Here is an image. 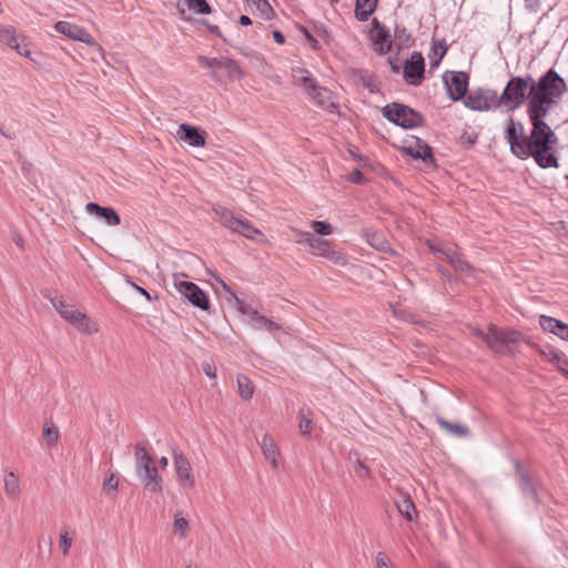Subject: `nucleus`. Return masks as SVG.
<instances>
[{
	"instance_id": "obj_22",
	"label": "nucleus",
	"mask_w": 568,
	"mask_h": 568,
	"mask_svg": "<svg viewBox=\"0 0 568 568\" xmlns=\"http://www.w3.org/2000/svg\"><path fill=\"white\" fill-rule=\"evenodd\" d=\"M539 324L544 331L554 333L561 339L568 341V324L546 315L539 316Z\"/></svg>"
},
{
	"instance_id": "obj_64",
	"label": "nucleus",
	"mask_w": 568,
	"mask_h": 568,
	"mask_svg": "<svg viewBox=\"0 0 568 568\" xmlns=\"http://www.w3.org/2000/svg\"><path fill=\"white\" fill-rule=\"evenodd\" d=\"M436 568H448V567H446V566H445V565H443V564H439V565H437V566H436Z\"/></svg>"
},
{
	"instance_id": "obj_7",
	"label": "nucleus",
	"mask_w": 568,
	"mask_h": 568,
	"mask_svg": "<svg viewBox=\"0 0 568 568\" xmlns=\"http://www.w3.org/2000/svg\"><path fill=\"white\" fill-rule=\"evenodd\" d=\"M464 104L474 111H488L500 106L497 92L490 89H478L464 98Z\"/></svg>"
},
{
	"instance_id": "obj_12",
	"label": "nucleus",
	"mask_w": 568,
	"mask_h": 568,
	"mask_svg": "<svg viewBox=\"0 0 568 568\" xmlns=\"http://www.w3.org/2000/svg\"><path fill=\"white\" fill-rule=\"evenodd\" d=\"M425 60L420 52L414 51L409 59L405 61L403 75L412 85H419L425 75Z\"/></svg>"
},
{
	"instance_id": "obj_63",
	"label": "nucleus",
	"mask_w": 568,
	"mask_h": 568,
	"mask_svg": "<svg viewBox=\"0 0 568 568\" xmlns=\"http://www.w3.org/2000/svg\"><path fill=\"white\" fill-rule=\"evenodd\" d=\"M539 0H526L529 6L537 4Z\"/></svg>"
},
{
	"instance_id": "obj_26",
	"label": "nucleus",
	"mask_w": 568,
	"mask_h": 568,
	"mask_svg": "<svg viewBox=\"0 0 568 568\" xmlns=\"http://www.w3.org/2000/svg\"><path fill=\"white\" fill-rule=\"evenodd\" d=\"M378 0H356L355 18L361 21H367L377 8Z\"/></svg>"
},
{
	"instance_id": "obj_10",
	"label": "nucleus",
	"mask_w": 568,
	"mask_h": 568,
	"mask_svg": "<svg viewBox=\"0 0 568 568\" xmlns=\"http://www.w3.org/2000/svg\"><path fill=\"white\" fill-rule=\"evenodd\" d=\"M216 213L220 215L221 223L233 232H237L250 240H255V235H262L261 231L254 227L247 220L235 216L226 209H220Z\"/></svg>"
},
{
	"instance_id": "obj_8",
	"label": "nucleus",
	"mask_w": 568,
	"mask_h": 568,
	"mask_svg": "<svg viewBox=\"0 0 568 568\" xmlns=\"http://www.w3.org/2000/svg\"><path fill=\"white\" fill-rule=\"evenodd\" d=\"M174 286L182 295V297H184L193 306L202 311L210 310V301L207 295L195 283L181 281L175 276Z\"/></svg>"
},
{
	"instance_id": "obj_60",
	"label": "nucleus",
	"mask_w": 568,
	"mask_h": 568,
	"mask_svg": "<svg viewBox=\"0 0 568 568\" xmlns=\"http://www.w3.org/2000/svg\"><path fill=\"white\" fill-rule=\"evenodd\" d=\"M364 85L371 91V92H376L377 91V88L375 84L371 83V82H365Z\"/></svg>"
},
{
	"instance_id": "obj_47",
	"label": "nucleus",
	"mask_w": 568,
	"mask_h": 568,
	"mask_svg": "<svg viewBox=\"0 0 568 568\" xmlns=\"http://www.w3.org/2000/svg\"><path fill=\"white\" fill-rule=\"evenodd\" d=\"M376 566L377 568H393L389 558L383 551H379L376 555Z\"/></svg>"
},
{
	"instance_id": "obj_45",
	"label": "nucleus",
	"mask_w": 568,
	"mask_h": 568,
	"mask_svg": "<svg viewBox=\"0 0 568 568\" xmlns=\"http://www.w3.org/2000/svg\"><path fill=\"white\" fill-rule=\"evenodd\" d=\"M50 303L54 307V310L61 315V312L68 311L69 305L65 303V301L62 297H49Z\"/></svg>"
},
{
	"instance_id": "obj_25",
	"label": "nucleus",
	"mask_w": 568,
	"mask_h": 568,
	"mask_svg": "<svg viewBox=\"0 0 568 568\" xmlns=\"http://www.w3.org/2000/svg\"><path fill=\"white\" fill-rule=\"evenodd\" d=\"M517 475L519 477V485L523 494L527 497H530L532 499L537 498V493L535 489L534 481L529 474L524 470L521 464L519 462H516L515 464Z\"/></svg>"
},
{
	"instance_id": "obj_6",
	"label": "nucleus",
	"mask_w": 568,
	"mask_h": 568,
	"mask_svg": "<svg viewBox=\"0 0 568 568\" xmlns=\"http://www.w3.org/2000/svg\"><path fill=\"white\" fill-rule=\"evenodd\" d=\"M383 116L404 129H415L424 124V116L408 105L392 102L382 109Z\"/></svg>"
},
{
	"instance_id": "obj_51",
	"label": "nucleus",
	"mask_w": 568,
	"mask_h": 568,
	"mask_svg": "<svg viewBox=\"0 0 568 568\" xmlns=\"http://www.w3.org/2000/svg\"><path fill=\"white\" fill-rule=\"evenodd\" d=\"M355 473L359 477H365L368 475V468L361 460H357Z\"/></svg>"
},
{
	"instance_id": "obj_28",
	"label": "nucleus",
	"mask_w": 568,
	"mask_h": 568,
	"mask_svg": "<svg viewBox=\"0 0 568 568\" xmlns=\"http://www.w3.org/2000/svg\"><path fill=\"white\" fill-rule=\"evenodd\" d=\"M430 50L432 54L429 55V64L432 68H437L442 59L445 57L448 50V45L446 44V41L444 39L439 41L433 40Z\"/></svg>"
},
{
	"instance_id": "obj_34",
	"label": "nucleus",
	"mask_w": 568,
	"mask_h": 568,
	"mask_svg": "<svg viewBox=\"0 0 568 568\" xmlns=\"http://www.w3.org/2000/svg\"><path fill=\"white\" fill-rule=\"evenodd\" d=\"M43 437L48 446H53L58 443L60 434L59 428L52 422H45L43 425Z\"/></svg>"
},
{
	"instance_id": "obj_41",
	"label": "nucleus",
	"mask_w": 568,
	"mask_h": 568,
	"mask_svg": "<svg viewBox=\"0 0 568 568\" xmlns=\"http://www.w3.org/2000/svg\"><path fill=\"white\" fill-rule=\"evenodd\" d=\"M312 229L320 235H329L333 232V227L328 222L314 221L312 222Z\"/></svg>"
},
{
	"instance_id": "obj_58",
	"label": "nucleus",
	"mask_w": 568,
	"mask_h": 568,
	"mask_svg": "<svg viewBox=\"0 0 568 568\" xmlns=\"http://www.w3.org/2000/svg\"><path fill=\"white\" fill-rule=\"evenodd\" d=\"M389 64H390V70L394 73H398L399 72L400 68H399V65L396 62L389 60Z\"/></svg>"
},
{
	"instance_id": "obj_13",
	"label": "nucleus",
	"mask_w": 568,
	"mask_h": 568,
	"mask_svg": "<svg viewBox=\"0 0 568 568\" xmlns=\"http://www.w3.org/2000/svg\"><path fill=\"white\" fill-rule=\"evenodd\" d=\"M300 84L304 87L306 93L314 99L317 104L324 108L336 109V104L331 102V91L318 85L315 79L308 75H303L300 79Z\"/></svg>"
},
{
	"instance_id": "obj_40",
	"label": "nucleus",
	"mask_w": 568,
	"mask_h": 568,
	"mask_svg": "<svg viewBox=\"0 0 568 568\" xmlns=\"http://www.w3.org/2000/svg\"><path fill=\"white\" fill-rule=\"evenodd\" d=\"M173 526L175 532H179L182 538L186 537L189 521L184 517H181L179 514H176Z\"/></svg>"
},
{
	"instance_id": "obj_37",
	"label": "nucleus",
	"mask_w": 568,
	"mask_h": 568,
	"mask_svg": "<svg viewBox=\"0 0 568 568\" xmlns=\"http://www.w3.org/2000/svg\"><path fill=\"white\" fill-rule=\"evenodd\" d=\"M367 242L371 246L378 251H385L387 247V242L381 233L377 232H367L366 233Z\"/></svg>"
},
{
	"instance_id": "obj_50",
	"label": "nucleus",
	"mask_w": 568,
	"mask_h": 568,
	"mask_svg": "<svg viewBox=\"0 0 568 568\" xmlns=\"http://www.w3.org/2000/svg\"><path fill=\"white\" fill-rule=\"evenodd\" d=\"M301 30H302L303 34L305 36L306 40L308 41V43L314 49H318L320 48L318 41L308 32V30L304 27Z\"/></svg>"
},
{
	"instance_id": "obj_48",
	"label": "nucleus",
	"mask_w": 568,
	"mask_h": 568,
	"mask_svg": "<svg viewBox=\"0 0 568 568\" xmlns=\"http://www.w3.org/2000/svg\"><path fill=\"white\" fill-rule=\"evenodd\" d=\"M118 486H119V480L115 478V476L113 474L110 477L104 479V483H103L104 489L116 490Z\"/></svg>"
},
{
	"instance_id": "obj_61",
	"label": "nucleus",
	"mask_w": 568,
	"mask_h": 568,
	"mask_svg": "<svg viewBox=\"0 0 568 568\" xmlns=\"http://www.w3.org/2000/svg\"><path fill=\"white\" fill-rule=\"evenodd\" d=\"M294 232L296 233V235H297L298 237H301L300 240H297V242H298V243H301V242H305V239H306V237H305V236H303V233H304L303 231L294 230Z\"/></svg>"
},
{
	"instance_id": "obj_35",
	"label": "nucleus",
	"mask_w": 568,
	"mask_h": 568,
	"mask_svg": "<svg viewBox=\"0 0 568 568\" xmlns=\"http://www.w3.org/2000/svg\"><path fill=\"white\" fill-rule=\"evenodd\" d=\"M185 4L196 14H209L212 11L206 0H185Z\"/></svg>"
},
{
	"instance_id": "obj_18",
	"label": "nucleus",
	"mask_w": 568,
	"mask_h": 568,
	"mask_svg": "<svg viewBox=\"0 0 568 568\" xmlns=\"http://www.w3.org/2000/svg\"><path fill=\"white\" fill-rule=\"evenodd\" d=\"M85 210L88 213L103 220L110 226H115L121 223L120 215L112 207L101 206L98 203L89 202Z\"/></svg>"
},
{
	"instance_id": "obj_19",
	"label": "nucleus",
	"mask_w": 568,
	"mask_h": 568,
	"mask_svg": "<svg viewBox=\"0 0 568 568\" xmlns=\"http://www.w3.org/2000/svg\"><path fill=\"white\" fill-rule=\"evenodd\" d=\"M403 152L416 160L424 161L426 164L434 162L432 148L419 138H415L414 145L404 146Z\"/></svg>"
},
{
	"instance_id": "obj_9",
	"label": "nucleus",
	"mask_w": 568,
	"mask_h": 568,
	"mask_svg": "<svg viewBox=\"0 0 568 568\" xmlns=\"http://www.w3.org/2000/svg\"><path fill=\"white\" fill-rule=\"evenodd\" d=\"M443 82L450 100L459 101L467 95L469 75L466 72L446 71L443 75Z\"/></svg>"
},
{
	"instance_id": "obj_24",
	"label": "nucleus",
	"mask_w": 568,
	"mask_h": 568,
	"mask_svg": "<svg viewBox=\"0 0 568 568\" xmlns=\"http://www.w3.org/2000/svg\"><path fill=\"white\" fill-rule=\"evenodd\" d=\"M261 448L265 459H267L274 469L278 468L277 458L280 450L272 436L264 434L261 442Z\"/></svg>"
},
{
	"instance_id": "obj_14",
	"label": "nucleus",
	"mask_w": 568,
	"mask_h": 568,
	"mask_svg": "<svg viewBox=\"0 0 568 568\" xmlns=\"http://www.w3.org/2000/svg\"><path fill=\"white\" fill-rule=\"evenodd\" d=\"M369 38L373 42L375 51L385 54L392 49V36L389 30L382 24L376 18L372 20Z\"/></svg>"
},
{
	"instance_id": "obj_15",
	"label": "nucleus",
	"mask_w": 568,
	"mask_h": 568,
	"mask_svg": "<svg viewBox=\"0 0 568 568\" xmlns=\"http://www.w3.org/2000/svg\"><path fill=\"white\" fill-rule=\"evenodd\" d=\"M173 464L176 471L178 479L183 486L192 488L195 485V479L192 474V468L186 456L178 450H173Z\"/></svg>"
},
{
	"instance_id": "obj_2",
	"label": "nucleus",
	"mask_w": 568,
	"mask_h": 568,
	"mask_svg": "<svg viewBox=\"0 0 568 568\" xmlns=\"http://www.w3.org/2000/svg\"><path fill=\"white\" fill-rule=\"evenodd\" d=\"M566 90L565 80L557 71L549 69L538 81L532 78V97L528 101L527 109L548 114L550 108L557 103Z\"/></svg>"
},
{
	"instance_id": "obj_5",
	"label": "nucleus",
	"mask_w": 568,
	"mask_h": 568,
	"mask_svg": "<svg viewBox=\"0 0 568 568\" xmlns=\"http://www.w3.org/2000/svg\"><path fill=\"white\" fill-rule=\"evenodd\" d=\"M136 474L144 483V487L151 493H161L163 479L154 466L153 457L142 444L135 445Z\"/></svg>"
},
{
	"instance_id": "obj_20",
	"label": "nucleus",
	"mask_w": 568,
	"mask_h": 568,
	"mask_svg": "<svg viewBox=\"0 0 568 568\" xmlns=\"http://www.w3.org/2000/svg\"><path fill=\"white\" fill-rule=\"evenodd\" d=\"M55 29L58 32L69 37L70 39L78 40L84 43H91L92 37L85 31V29L72 24L67 21H59L55 24Z\"/></svg>"
},
{
	"instance_id": "obj_38",
	"label": "nucleus",
	"mask_w": 568,
	"mask_h": 568,
	"mask_svg": "<svg viewBox=\"0 0 568 568\" xmlns=\"http://www.w3.org/2000/svg\"><path fill=\"white\" fill-rule=\"evenodd\" d=\"M200 64L204 68L210 69H222L223 67V58H209L204 55H200L197 58Z\"/></svg>"
},
{
	"instance_id": "obj_44",
	"label": "nucleus",
	"mask_w": 568,
	"mask_h": 568,
	"mask_svg": "<svg viewBox=\"0 0 568 568\" xmlns=\"http://www.w3.org/2000/svg\"><path fill=\"white\" fill-rule=\"evenodd\" d=\"M542 355L549 361V362H552V363H558L560 362V358L561 356L564 355L562 352L556 349V348H552V347H547L546 349L541 351Z\"/></svg>"
},
{
	"instance_id": "obj_43",
	"label": "nucleus",
	"mask_w": 568,
	"mask_h": 568,
	"mask_svg": "<svg viewBox=\"0 0 568 568\" xmlns=\"http://www.w3.org/2000/svg\"><path fill=\"white\" fill-rule=\"evenodd\" d=\"M71 545H72V538L69 536V532L67 530H61L59 546L62 549L64 555L69 554Z\"/></svg>"
},
{
	"instance_id": "obj_3",
	"label": "nucleus",
	"mask_w": 568,
	"mask_h": 568,
	"mask_svg": "<svg viewBox=\"0 0 568 568\" xmlns=\"http://www.w3.org/2000/svg\"><path fill=\"white\" fill-rule=\"evenodd\" d=\"M531 80L530 74L526 77H511L499 99L500 105L506 106L509 111L520 108L527 99H531Z\"/></svg>"
},
{
	"instance_id": "obj_39",
	"label": "nucleus",
	"mask_w": 568,
	"mask_h": 568,
	"mask_svg": "<svg viewBox=\"0 0 568 568\" xmlns=\"http://www.w3.org/2000/svg\"><path fill=\"white\" fill-rule=\"evenodd\" d=\"M250 3L255 6V8L261 12V14L265 19H271V14L273 13V9L267 2V0H250Z\"/></svg>"
},
{
	"instance_id": "obj_4",
	"label": "nucleus",
	"mask_w": 568,
	"mask_h": 568,
	"mask_svg": "<svg viewBox=\"0 0 568 568\" xmlns=\"http://www.w3.org/2000/svg\"><path fill=\"white\" fill-rule=\"evenodd\" d=\"M474 335L478 336L493 352L498 354H508L511 344H518L524 339L520 332L499 328L496 325H490L487 332L476 328Z\"/></svg>"
},
{
	"instance_id": "obj_17",
	"label": "nucleus",
	"mask_w": 568,
	"mask_h": 568,
	"mask_svg": "<svg viewBox=\"0 0 568 568\" xmlns=\"http://www.w3.org/2000/svg\"><path fill=\"white\" fill-rule=\"evenodd\" d=\"M61 316L82 333L92 334L98 331L91 320L78 310L69 308L68 311L61 312Z\"/></svg>"
},
{
	"instance_id": "obj_16",
	"label": "nucleus",
	"mask_w": 568,
	"mask_h": 568,
	"mask_svg": "<svg viewBox=\"0 0 568 568\" xmlns=\"http://www.w3.org/2000/svg\"><path fill=\"white\" fill-rule=\"evenodd\" d=\"M176 134L179 139L189 143L191 146L203 148L206 143V132L191 124H180Z\"/></svg>"
},
{
	"instance_id": "obj_1",
	"label": "nucleus",
	"mask_w": 568,
	"mask_h": 568,
	"mask_svg": "<svg viewBox=\"0 0 568 568\" xmlns=\"http://www.w3.org/2000/svg\"><path fill=\"white\" fill-rule=\"evenodd\" d=\"M527 115L532 125L529 135L525 134L521 122H516L511 116L506 122L505 139L511 153L519 159L531 156L542 169L558 168V159L554 152L558 138L545 122L547 113L527 109Z\"/></svg>"
},
{
	"instance_id": "obj_36",
	"label": "nucleus",
	"mask_w": 568,
	"mask_h": 568,
	"mask_svg": "<svg viewBox=\"0 0 568 568\" xmlns=\"http://www.w3.org/2000/svg\"><path fill=\"white\" fill-rule=\"evenodd\" d=\"M222 69L226 70L229 75L236 79H242L244 77V72L242 71L239 63L230 58H223V67Z\"/></svg>"
},
{
	"instance_id": "obj_31",
	"label": "nucleus",
	"mask_w": 568,
	"mask_h": 568,
	"mask_svg": "<svg viewBox=\"0 0 568 568\" xmlns=\"http://www.w3.org/2000/svg\"><path fill=\"white\" fill-rule=\"evenodd\" d=\"M397 509L399 514L408 521L414 519V515L416 514V508L408 496H403L400 500L396 501Z\"/></svg>"
},
{
	"instance_id": "obj_21",
	"label": "nucleus",
	"mask_w": 568,
	"mask_h": 568,
	"mask_svg": "<svg viewBox=\"0 0 568 568\" xmlns=\"http://www.w3.org/2000/svg\"><path fill=\"white\" fill-rule=\"evenodd\" d=\"M432 250L440 253L456 271H459L468 275H471L474 273V267L467 261H465L457 252L452 251L449 248L437 250L435 247H432Z\"/></svg>"
},
{
	"instance_id": "obj_30",
	"label": "nucleus",
	"mask_w": 568,
	"mask_h": 568,
	"mask_svg": "<svg viewBox=\"0 0 568 568\" xmlns=\"http://www.w3.org/2000/svg\"><path fill=\"white\" fill-rule=\"evenodd\" d=\"M4 491L11 499H16L20 493L19 479L13 471L7 473L4 476Z\"/></svg>"
},
{
	"instance_id": "obj_52",
	"label": "nucleus",
	"mask_w": 568,
	"mask_h": 568,
	"mask_svg": "<svg viewBox=\"0 0 568 568\" xmlns=\"http://www.w3.org/2000/svg\"><path fill=\"white\" fill-rule=\"evenodd\" d=\"M203 23L207 27V29L210 30V32L219 38H222V32L220 30V28L215 24H211L209 23L207 21H203Z\"/></svg>"
},
{
	"instance_id": "obj_49",
	"label": "nucleus",
	"mask_w": 568,
	"mask_h": 568,
	"mask_svg": "<svg viewBox=\"0 0 568 568\" xmlns=\"http://www.w3.org/2000/svg\"><path fill=\"white\" fill-rule=\"evenodd\" d=\"M364 180V174L361 170H354L348 175V181L352 183H362Z\"/></svg>"
},
{
	"instance_id": "obj_32",
	"label": "nucleus",
	"mask_w": 568,
	"mask_h": 568,
	"mask_svg": "<svg viewBox=\"0 0 568 568\" xmlns=\"http://www.w3.org/2000/svg\"><path fill=\"white\" fill-rule=\"evenodd\" d=\"M237 390L239 395L244 400H250L254 394V384L253 382L245 375L237 376Z\"/></svg>"
},
{
	"instance_id": "obj_56",
	"label": "nucleus",
	"mask_w": 568,
	"mask_h": 568,
	"mask_svg": "<svg viewBox=\"0 0 568 568\" xmlns=\"http://www.w3.org/2000/svg\"><path fill=\"white\" fill-rule=\"evenodd\" d=\"M239 22H240L241 26H245V27L252 24L251 18L248 16H245V14L240 17Z\"/></svg>"
},
{
	"instance_id": "obj_27",
	"label": "nucleus",
	"mask_w": 568,
	"mask_h": 568,
	"mask_svg": "<svg viewBox=\"0 0 568 568\" xmlns=\"http://www.w3.org/2000/svg\"><path fill=\"white\" fill-rule=\"evenodd\" d=\"M436 423L446 433L452 434L456 437H466L469 435V428L458 423H450L442 416H436Z\"/></svg>"
},
{
	"instance_id": "obj_33",
	"label": "nucleus",
	"mask_w": 568,
	"mask_h": 568,
	"mask_svg": "<svg viewBox=\"0 0 568 568\" xmlns=\"http://www.w3.org/2000/svg\"><path fill=\"white\" fill-rule=\"evenodd\" d=\"M394 38L398 42V47H410L413 43L412 33L403 26L395 24Z\"/></svg>"
},
{
	"instance_id": "obj_29",
	"label": "nucleus",
	"mask_w": 568,
	"mask_h": 568,
	"mask_svg": "<svg viewBox=\"0 0 568 568\" xmlns=\"http://www.w3.org/2000/svg\"><path fill=\"white\" fill-rule=\"evenodd\" d=\"M251 325L255 329H265L267 332L280 329V325L277 323L261 315L258 312H252Z\"/></svg>"
},
{
	"instance_id": "obj_23",
	"label": "nucleus",
	"mask_w": 568,
	"mask_h": 568,
	"mask_svg": "<svg viewBox=\"0 0 568 568\" xmlns=\"http://www.w3.org/2000/svg\"><path fill=\"white\" fill-rule=\"evenodd\" d=\"M0 41L14 49L20 55L29 57L30 54V51L26 48V45L19 42L16 30L11 27L0 28Z\"/></svg>"
},
{
	"instance_id": "obj_53",
	"label": "nucleus",
	"mask_w": 568,
	"mask_h": 568,
	"mask_svg": "<svg viewBox=\"0 0 568 568\" xmlns=\"http://www.w3.org/2000/svg\"><path fill=\"white\" fill-rule=\"evenodd\" d=\"M560 371L568 375V358L565 354L561 356L560 362L557 363Z\"/></svg>"
},
{
	"instance_id": "obj_11",
	"label": "nucleus",
	"mask_w": 568,
	"mask_h": 568,
	"mask_svg": "<svg viewBox=\"0 0 568 568\" xmlns=\"http://www.w3.org/2000/svg\"><path fill=\"white\" fill-rule=\"evenodd\" d=\"M305 242L313 250V253L328 258L337 265L344 266L347 264V258L339 252L335 251L331 243L326 240L316 237L313 233H303Z\"/></svg>"
},
{
	"instance_id": "obj_54",
	"label": "nucleus",
	"mask_w": 568,
	"mask_h": 568,
	"mask_svg": "<svg viewBox=\"0 0 568 568\" xmlns=\"http://www.w3.org/2000/svg\"><path fill=\"white\" fill-rule=\"evenodd\" d=\"M203 371L211 378H214L216 376V369L211 364H204L203 365Z\"/></svg>"
},
{
	"instance_id": "obj_55",
	"label": "nucleus",
	"mask_w": 568,
	"mask_h": 568,
	"mask_svg": "<svg viewBox=\"0 0 568 568\" xmlns=\"http://www.w3.org/2000/svg\"><path fill=\"white\" fill-rule=\"evenodd\" d=\"M272 34H273V39L276 43L283 44L285 42V37L281 31L274 30Z\"/></svg>"
},
{
	"instance_id": "obj_42",
	"label": "nucleus",
	"mask_w": 568,
	"mask_h": 568,
	"mask_svg": "<svg viewBox=\"0 0 568 568\" xmlns=\"http://www.w3.org/2000/svg\"><path fill=\"white\" fill-rule=\"evenodd\" d=\"M232 296L235 300L237 311L242 314L250 316V322L252 321V312H257L251 305L246 304L243 300L239 298L235 293H232Z\"/></svg>"
},
{
	"instance_id": "obj_57",
	"label": "nucleus",
	"mask_w": 568,
	"mask_h": 568,
	"mask_svg": "<svg viewBox=\"0 0 568 568\" xmlns=\"http://www.w3.org/2000/svg\"><path fill=\"white\" fill-rule=\"evenodd\" d=\"M134 287H135V288H136V291H138V292H140V293H141V294L146 298V300H149V301H151V300H152V297H151L150 293H149L146 290H144L143 287H140V286H138V285H134Z\"/></svg>"
},
{
	"instance_id": "obj_59",
	"label": "nucleus",
	"mask_w": 568,
	"mask_h": 568,
	"mask_svg": "<svg viewBox=\"0 0 568 568\" xmlns=\"http://www.w3.org/2000/svg\"><path fill=\"white\" fill-rule=\"evenodd\" d=\"M159 464H160L161 468L165 469L168 467L169 459L163 456V457L160 458Z\"/></svg>"
},
{
	"instance_id": "obj_46",
	"label": "nucleus",
	"mask_w": 568,
	"mask_h": 568,
	"mask_svg": "<svg viewBox=\"0 0 568 568\" xmlns=\"http://www.w3.org/2000/svg\"><path fill=\"white\" fill-rule=\"evenodd\" d=\"M312 424H313L312 418H310L305 415H302L301 422L298 425L301 434H303V435L310 434L312 430Z\"/></svg>"
},
{
	"instance_id": "obj_62",
	"label": "nucleus",
	"mask_w": 568,
	"mask_h": 568,
	"mask_svg": "<svg viewBox=\"0 0 568 568\" xmlns=\"http://www.w3.org/2000/svg\"><path fill=\"white\" fill-rule=\"evenodd\" d=\"M219 282L221 283L223 290H225L226 292H229L232 295L233 292L231 291L229 285L224 281H222V280H219Z\"/></svg>"
}]
</instances>
